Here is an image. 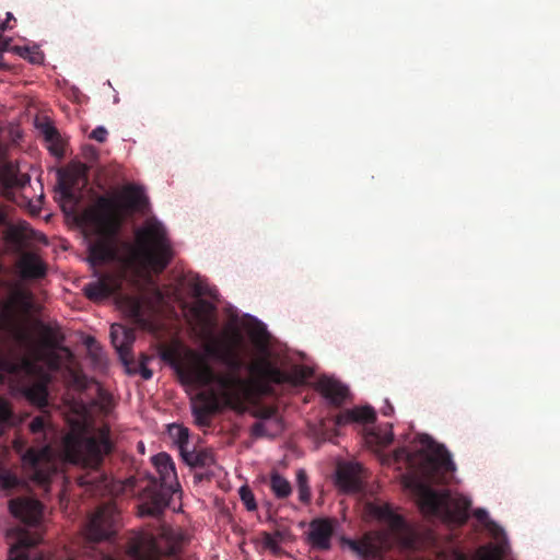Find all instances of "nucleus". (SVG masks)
<instances>
[{
	"instance_id": "nucleus-1",
	"label": "nucleus",
	"mask_w": 560,
	"mask_h": 560,
	"mask_svg": "<svg viewBox=\"0 0 560 560\" xmlns=\"http://www.w3.org/2000/svg\"><path fill=\"white\" fill-rule=\"evenodd\" d=\"M189 312L190 324L202 340L206 354L224 365L214 369L194 351H188L178 365L182 382L199 389L201 408L195 410L199 424H206L208 415L221 408L243 410L255 396L268 393L272 384L298 385L312 375L307 366L295 365L287 371L277 365L269 347L270 335L256 317L231 312L215 332L212 303L199 299Z\"/></svg>"
},
{
	"instance_id": "nucleus-2",
	"label": "nucleus",
	"mask_w": 560,
	"mask_h": 560,
	"mask_svg": "<svg viewBox=\"0 0 560 560\" xmlns=\"http://www.w3.org/2000/svg\"><path fill=\"white\" fill-rule=\"evenodd\" d=\"M84 219L93 236L88 238L89 262L95 267L113 262L119 276L98 277L84 287L94 301L118 291L124 280L151 283V273H160L170 264L173 249L165 226L155 219L147 220L135 232V242L118 237L119 219L112 201L101 198L85 211Z\"/></svg>"
},
{
	"instance_id": "nucleus-3",
	"label": "nucleus",
	"mask_w": 560,
	"mask_h": 560,
	"mask_svg": "<svg viewBox=\"0 0 560 560\" xmlns=\"http://www.w3.org/2000/svg\"><path fill=\"white\" fill-rule=\"evenodd\" d=\"M32 308V295L22 288L12 289L8 300L0 306V382L3 375L35 374L37 364H45L50 371L69 366L71 352L61 346L56 329L38 325L37 339L21 315Z\"/></svg>"
},
{
	"instance_id": "nucleus-4",
	"label": "nucleus",
	"mask_w": 560,
	"mask_h": 560,
	"mask_svg": "<svg viewBox=\"0 0 560 560\" xmlns=\"http://www.w3.org/2000/svg\"><path fill=\"white\" fill-rule=\"evenodd\" d=\"M67 409L69 432L62 440L60 454L48 444L38 450L32 447L22 456L26 474L39 485L47 483L63 460L96 467L112 450L108 427L96 428L85 404L73 399Z\"/></svg>"
},
{
	"instance_id": "nucleus-5",
	"label": "nucleus",
	"mask_w": 560,
	"mask_h": 560,
	"mask_svg": "<svg viewBox=\"0 0 560 560\" xmlns=\"http://www.w3.org/2000/svg\"><path fill=\"white\" fill-rule=\"evenodd\" d=\"M415 451L401 448L396 458H406L411 471L402 476V485L410 490L421 512L427 516H438L446 521L464 523L468 518L471 500L463 494L436 492L430 483L440 480L445 472L455 471L451 455L443 445L436 444L430 436L420 435Z\"/></svg>"
},
{
	"instance_id": "nucleus-6",
	"label": "nucleus",
	"mask_w": 560,
	"mask_h": 560,
	"mask_svg": "<svg viewBox=\"0 0 560 560\" xmlns=\"http://www.w3.org/2000/svg\"><path fill=\"white\" fill-rule=\"evenodd\" d=\"M366 514L387 526V530L365 534L360 540L343 539L342 544L360 558L376 560L382 551L397 544L410 548L415 544L412 528L388 503L372 502L365 506Z\"/></svg>"
},
{
	"instance_id": "nucleus-7",
	"label": "nucleus",
	"mask_w": 560,
	"mask_h": 560,
	"mask_svg": "<svg viewBox=\"0 0 560 560\" xmlns=\"http://www.w3.org/2000/svg\"><path fill=\"white\" fill-rule=\"evenodd\" d=\"M162 301V292L155 285H152L149 294L141 298L122 296L118 303L126 316L130 317L138 326L152 330L154 329V317L158 306Z\"/></svg>"
},
{
	"instance_id": "nucleus-8",
	"label": "nucleus",
	"mask_w": 560,
	"mask_h": 560,
	"mask_svg": "<svg viewBox=\"0 0 560 560\" xmlns=\"http://www.w3.org/2000/svg\"><path fill=\"white\" fill-rule=\"evenodd\" d=\"M474 515L497 540L495 544H489L478 548L474 560L502 559L509 552V545L502 528L490 518L488 511L485 509H477Z\"/></svg>"
},
{
	"instance_id": "nucleus-9",
	"label": "nucleus",
	"mask_w": 560,
	"mask_h": 560,
	"mask_svg": "<svg viewBox=\"0 0 560 560\" xmlns=\"http://www.w3.org/2000/svg\"><path fill=\"white\" fill-rule=\"evenodd\" d=\"M117 517L116 506L105 504L90 518L85 528L86 537L93 541L109 538L115 532Z\"/></svg>"
},
{
	"instance_id": "nucleus-10",
	"label": "nucleus",
	"mask_w": 560,
	"mask_h": 560,
	"mask_svg": "<svg viewBox=\"0 0 560 560\" xmlns=\"http://www.w3.org/2000/svg\"><path fill=\"white\" fill-rule=\"evenodd\" d=\"M12 515L28 526L37 527L43 518V505L35 499L18 498L10 501Z\"/></svg>"
},
{
	"instance_id": "nucleus-11",
	"label": "nucleus",
	"mask_w": 560,
	"mask_h": 560,
	"mask_svg": "<svg viewBox=\"0 0 560 560\" xmlns=\"http://www.w3.org/2000/svg\"><path fill=\"white\" fill-rule=\"evenodd\" d=\"M30 182V175L27 173H22L20 167L15 164L5 163L0 167V183L2 185L1 194L8 198L11 197L12 189H25Z\"/></svg>"
},
{
	"instance_id": "nucleus-12",
	"label": "nucleus",
	"mask_w": 560,
	"mask_h": 560,
	"mask_svg": "<svg viewBox=\"0 0 560 560\" xmlns=\"http://www.w3.org/2000/svg\"><path fill=\"white\" fill-rule=\"evenodd\" d=\"M161 480V487L167 492L175 493L179 490L174 463L170 455L160 453L152 458Z\"/></svg>"
},
{
	"instance_id": "nucleus-13",
	"label": "nucleus",
	"mask_w": 560,
	"mask_h": 560,
	"mask_svg": "<svg viewBox=\"0 0 560 560\" xmlns=\"http://www.w3.org/2000/svg\"><path fill=\"white\" fill-rule=\"evenodd\" d=\"M362 467L358 463H342L337 467L336 482L346 492L358 491L361 487Z\"/></svg>"
},
{
	"instance_id": "nucleus-14",
	"label": "nucleus",
	"mask_w": 560,
	"mask_h": 560,
	"mask_svg": "<svg viewBox=\"0 0 560 560\" xmlns=\"http://www.w3.org/2000/svg\"><path fill=\"white\" fill-rule=\"evenodd\" d=\"M129 556L132 560H158L160 549L152 535L141 534L131 545Z\"/></svg>"
},
{
	"instance_id": "nucleus-15",
	"label": "nucleus",
	"mask_w": 560,
	"mask_h": 560,
	"mask_svg": "<svg viewBox=\"0 0 560 560\" xmlns=\"http://www.w3.org/2000/svg\"><path fill=\"white\" fill-rule=\"evenodd\" d=\"M283 430L280 417L272 409L261 411L260 420L254 424L252 431L256 438H273Z\"/></svg>"
},
{
	"instance_id": "nucleus-16",
	"label": "nucleus",
	"mask_w": 560,
	"mask_h": 560,
	"mask_svg": "<svg viewBox=\"0 0 560 560\" xmlns=\"http://www.w3.org/2000/svg\"><path fill=\"white\" fill-rule=\"evenodd\" d=\"M334 533V524L330 520H315L310 524L308 538L311 544L318 549H329Z\"/></svg>"
},
{
	"instance_id": "nucleus-17",
	"label": "nucleus",
	"mask_w": 560,
	"mask_h": 560,
	"mask_svg": "<svg viewBox=\"0 0 560 560\" xmlns=\"http://www.w3.org/2000/svg\"><path fill=\"white\" fill-rule=\"evenodd\" d=\"M110 338L120 359L126 362L135 341L133 329L127 328L121 324H113L110 327Z\"/></svg>"
},
{
	"instance_id": "nucleus-18",
	"label": "nucleus",
	"mask_w": 560,
	"mask_h": 560,
	"mask_svg": "<svg viewBox=\"0 0 560 560\" xmlns=\"http://www.w3.org/2000/svg\"><path fill=\"white\" fill-rule=\"evenodd\" d=\"M318 392L334 405L341 404L348 396V387L334 377L323 376L317 382Z\"/></svg>"
},
{
	"instance_id": "nucleus-19",
	"label": "nucleus",
	"mask_w": 560,
	"mask_h": 560,
	"mask_svg": "<svg viewBox=\"0 0 560 560\" xmlns=\"http://www.w3.org/2000/svg\"><path fill=\"white\" fill-rule=\"evenodd\" d=\"M18 271L23 279H35L45 276L46 268L35 254H24L18 261Z\"/></svg>"
},
{
	"instance_id": "nucleus-20",
	"label": "nucleus",
	"mask_w": 560,
	"mask_h": 560,
	"mask_svg": "<svg viewBox=\"0 0 560 560\" xmlns=\"http://www.w3.org/2000/svg\"><path fill=\"white\" fill-rule=\"evenodd\" d=\"M375 418V412L373 408L369 406L364 407H355L352 409H347L340 412L336 417V424L338 427L347 425L350 423H368L372 422Z\"/></svg>"
},
{
	"instance_id": "nucleus-21",
	"label": "nucleus",
	"mask_w": 560,
	"mask_h": 560,
	"mask_svg": "<svg viewBox=\"0 0 560 560\" xmlns=\"http://www.w3.org/2000/svg\"><path fill=\"white\" fill-rule=\"evenodd\" d=\"M119 206L126 210H142L147 203L144 191L138 186H127L118 195Z\"/></svg>"
},
{
	"instance_id": "nucleus-22",
	"label": "nucleus",
	"mask_w": 560,
	"mask_h": 560,
	"mask_svg": "<svg viewBox=\"0 0 560 560\" xmlns=\"http://www.w3.org/2000/svg\"><path fill=\"white\" fill-rule=\"evenodd\" d=\"M180 456L191 467H210L214 463L212 452L206 448L190 451L189 447H184Z\"/></svg>"
},
{
	"instance_id": "nucleus-23",
	"label": "nucleus",
	"mask_w": 560,
	"mask_h": 560,
	"mask_svg": "<svg viewBox=\"0 0 560 560\" xmlns=\"http://www.w3.org/2000/svg\"><path fill=\"white\" fill-rule=\"evenodd\" d=\"M161 537L167 544V553L170 555L175 553L186 539L182 529L171 527L163 528Z\"/></svg>"
},
{
	"instance_id": "nucleus-24",
	"label": "nucleus",
	"mask_w": 560,
	"mask_h": 560,
	"mask_svg": "<svg viewBox=\"0 0 560 560\" xmlns=\"http://www.w3.org/2000/svg\"><path fill=\"white\" fill-rule=\"evenodd\" d=\"M187 285L195 296L208 295L210 298H217V289L209 285V283L199 276H194L188 279Z\"/></svg>"
},
{
	"instance_id": "nucleus-25",
	"label": "nucleus",
	"mask_w": 560,
	"mask_h": 560,
	"mask_svg": "<svg viewBox=\"0 0 560 560\" xmlns=\"http://www.w3.org/2000/svg\"><path fill=\"white\" fill-rule=\"evenodd\" d=\"M25 396L28 400H31L33 404L37 405L38 407H44L47 405V387L45 382H39L36 384H33L28 386L25 389Z\"/></svg>"
},
{
	"instance_id": "nucleus-26",
	"label": "nucleus",
	"mask_w": 560,
	"mask_h": 560,
	"mask_svg": "<svg viewBox=\"0 0 560 560\" xmlns=\"http://www.w3.org/2000/svg\"><path fill=\"white\" fill-rule=\"evenodd\" d=\"M170 438L177 445L179 453H183L184 447H189V431L180 424H170L167 429Z\"/></svg>"
},
{
	"instance_id": "nucleus-27",
	"label": "nucleus",
	"mask_w": 560,
	"mask_h": 560,
	"mask_svg": "<svg viewBox=\"0 0 560 560\" xmlns=\"http://www.w3.org/2000/svg\"><path fill=\"white\" fill-rule=\"evenodd\" d=\"M270 488L278 499H284L289 497L292 491L290 482L278 472H273L271 475Z\"/></svg>"
},
{
	"instance_id": "nucleus-28",
	"label": "nucleus",
	"mask_w": 560,
	"mask_h": 560,
	"mask_svg": "<svg viewBox=\"0 0 560 560\" xmlns=\"http://www.w3.org/2000/svg\"><path fill=\"white\" fill-rule=\"evenodd\" d=\"M288 536L287 530H275L272 533H264L261 542L266 549L272 552H278L284 538Z\"/></svg>"
},
{
	"instance_id": "nucleus-29",
	"label": "nucleus",
	"mask_w": 560,
	"mask_h": 560,
	"mask_svg": "<svg viewBox=\"0 0 560 560\" xmlns=\"http://www.w3.org/2000/svg\"><path fill=\"white\" fill-rule=\"evenodd\" d=\"M295 481L299 500L303 503H308L311 501V488L308 486V478L304 469H299L296 471Z\"/></svg>"
},
{
	"instance_id": "nucleus-30",
	"label": "nucleus",
	"mask_w": 560,
	"mask_h": 560,
	"mask_svg": "<svg viewBox=\"0 0 560 560\" xmlns=\"http://www.w3.org/2000/svg\"><path fill=\"white\" fill-rule=\"evenodd\" d=\"M30 430L34 434H43L44 439H51L55 430L48 424L47 417H36L30 423Z\"/></svg>"
},
{
	"instance_id": "nucleus-31",
	"label": "nucleus",
	"mask_w": 560,
	"mask_h": 560,
	"mask_svg": "<svg viewBox=\"0 0 560 560\" xmlns=\"http://www.w3.org/2000/svg\"><path fill=\"white\" fill-rule=\"evenodd\" d=\"M13 412L10 404L0 397V436L5 432L7 428L11 423Z\"/></svg>"
},
{
	"instance_id": "nucleus-32",
	"label": "nucleus",
	"mask_w": 560,
	"mask_h": 560,
	"mask_svg": "<svg viewBox=\"0 0 560 560\" xmlns=\"http://www.w3.org/2000/svg\"><path fill=\"white\" fill-rule=\"evenodd\" d=\"M164 508V499L160 495V494H156L152 498V502L150 503H144L141 505V510H140V513L141 515H158L161 513V511L163 510Z\"/></svg>"
},
{
	"instance_id": "nucleus-33",
	"label": "nucleus",
	"mask_w": 560,
	"mask_h": 560,
	"mask_svg": "<svg viewBox=\"0 0 560 560\" xmlns=\"http://www.w3.org/2000/svg\"><path fill=\"white\" fill-rule=\"evenodd\" d=\"M240 497L244 505L248 511H255L257 509V504L255 501V497L249 488L243 486L238 490Z\"/></svg>"
},
{
	"instance_id": "nucleus-34",
	"label": "nucleus",
	"mask_w": 560,
	"mask_h": 560,
	"mask_svg": "<svg viewBox=\"0 0 560 560\" xmlns=\"http://www.w3.org/2000/svg\"><path fill=\"white\" fill-rule=\"evenodd\" d=\"M371 438L381 446H386L392 443L394 435L390 428H385L378 432L371 434Z\"/></svg>"
},
{
	"instance_id": "nucleus-35",
	"label": "nucleus",
	"mask_w": 560,
	"mask_h": 560,
	"mask_svg": "<svg viewBox=\"0 0 560 560\" xmlns=\"http://www.w3.org/2000/svg\"><path fill=\"white\" fill-rule=\"evenodd\" d=\"M18 485L16 477L9 470L0 468V487L3 489H11Z\"/></svg>"
},
{
	"instance_id": "nucleus-36",
	"label": "nucleus",
	"mask_w": 560,
	"mask_h": 560,
	"mask_svg": "<svg viewBox=\"0 0 560 560\" xmlns=\"http://www.w3.org/2000/svg\"><path fill=\"white\" fill-rule=\"evenodd\" d=\"M47 148L55 156H61L63 154V141L60 135H57L54 140H48Z\"/></svg>"
},
{
	"instance_id": "nucleus-37",
	"label": "nucleus",
	"mask_w": 560,
	"mask_h": 560,
	"mask_svg": "<svg viewBox=\"0 0 560 560\" xmlns=\"http://www.w3.org/2000/svg\"><path fill=\"white\" fill-rule=\"evenodd\" d=\"M38 129L40 133L43 135L45 141L54 140V138L59 135L57 129L49 122H42L38 125Z\"/></svg>"
},
{
	"instance_id": "nucleus-38",
	"label": "nucleus",
	"mask_w": 560,
	"mask_h": 560,
	"mask_svg": "<svg viewBox=\"0 0 560 560\" xmlns=\"http://www.w3.org/2000/svg\"><path fill=\"white\" fill-rule=\"evenodd\" d=\"M22 56L28 59L32 63H42L44 61V56L39 50L24 48Z\"/></svg>"
},
{
	"instance_id": "nucleus-39",
	"label": "nucleus",
	"mask_w": 560,
	"mask_h": 560,
	"mask_svg": "<svg viewBox=\"0 0 560 560\" xmlns=\"http://www.w3.org/2000/svg\"><path fill=\"white\" fill-rule=\"evenodd\" d=\"M91 138L98 142H104L107 138V130L103 126H98L92 131Z\"/></svg>"
},
{
	"instance_id": "nucleus-40",
	"label": "nucleus",
	"mask_w": 560,
	"mask_h": 560,
	"mask_svg": "<svg viewBox=\"0 0 560 560\" xmlns=\"http://www.w3.org/2000/svg\"><path fill=\"white\" fill-rule=\"evenodd\" d=\"M140 375L142 376V378L144 380H150L152 377V372L151 370H149L148 368H145L144 365H142L140 368Z\"/></svg>"
},
{
	"instance_id": "nucleus-41",
	"label": "nucleus",
	"mask_w": 560,
	"mask_h": 560,
	"mask_svg": "<svg viewBox=\"0 0 560 560\" xmlns=\"http://www.w3.org/2000/svg\"><path fill=\"white\" fill-rule=\"evenodd\" d=\"M44 197L43 192H40L38 199L36 200V203L33 206L31 202H30V206L32 207V211L35 212V211H38L39 208H40V202H42V198Z\"/></svg>"
},
{
	"instance_id": "nucleus-42",
	"label": "nucleus",
	"mask_w": 560,
	"mask_h": 560,
	"mask_svg": "<svg viewBox=\"0 0 560 560\" xmlns=\"http://www.w3.org/2000/svg\"><path fill=\"white\" fill-rule=\"evenodd\" d=\"M7 223V213L3 209V207L0 206V225Z\"/></svg>"
},
{
	"instance_id": "nucleus-43",
	"label": "nucleus",
	"mask_w": 560,
	"mask_h": 560,
	"mask_svg": "<svg viewBox=\"0 0 560 560\" xmlns=\"http://www.w3.org/2000/svg\"><path fill=\"white\" fill-rule=\"evenodd\" d=\"M383 413L385 416H390L393 413V407L390 405H387L384 409H383Z\"/></svg>"
},
{
	"instance_id": "nucleus-44",
	"label": "nucleus",
	"mask_w": 560,
	"mask_h": 560,
	"mask_svg": "<svg viewBox=\"0 0 560 560\" xmlns=\"http://www.w3.org/2000/svg\"><path fill=\"white\" fill-rule=\"evenodd\" d=\"M456 560H467L466 556L460 552L455 553Z\"/></svg>"
},
{
	"instance_id": "nucleus-45",
	"label": "nucleus",
	"mask_w": 560,
	"mask_h": 560,
	"mask_svg": "<svg viewBox=\"0 0 560 560\" xmlns=\"http://www.w3.org/2000/svg\"><path fill=\"white\" fill-rule=\"evenodd\" d=\"M5 28H7V23H5V22L0 23V30H2V31H3V30H5Z\"/></svg>"
},
{
	"instance_id": "nucleus-46",
	"label": "nucleus",
	"mask_w": 560,
	"mask_h": 560,
	"mask_svg": "<svg viewBox=\"0 0 560 560\" xmlns=\"http://www.w3.org/2000/svg\"><path fill=\"white\" fill-rule=\"evenodd\" d=\"M11 19H13V15H12V13L8 12V13H7V21H9V20H11Z\"/></svg>"
}]
</instances>
